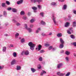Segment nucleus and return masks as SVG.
<instances>
[{"label": "nucleus", "mask_w": 76, "mask_h": 76, "mask_svg": "<svg viewBox=\"0 0 76 76\" xmlns=\"http://www.w3.org/2000/svg\"><path fill=\"white\" fill-rule=\"evenodd\" d=\"M5 3H2V6L4 7H5Z\"/></svg>", "instance_id": "obj_41"}, {"label": "nucleus", "mask_w": 76, "mask_h": 76, "mask_svg": "<svg viewBox=\"0 0 76 76\" xmlns=\"http://www.w3.org/2000/svg\"><path fill=\"white\" fill-rule=\"evenodd\" d=\"M24 54V52H22L21 53V55H23Z\"/></svg>", "instance_id": "obj_63"}, {"label": "nucleus", "mask_w": 76, "mask_h": 76, "mask_svg": "<svg viewBox=\"0 0 76 76\" xmlns=\"http://www.w3.org/2000/svg\"><path fill=\"white\" fill-rule=\"evenodd\" d=\"M37 7L39 9H41V6L40 5H38L37 6Z\"/></svg>", "instance_id": "obj_45"}, {"label": "nucleus", "mask_w": 76, "mask_h": 76, "mask_svg": "<svg viewBox=\"0 0 76 76\" xmlns=\"http://www.w3.org/2000/svg\"><path fill=\"white\" fill-rule=\"evenodd\" d=\"M52 48H53V46H51L49 47L48 50H51Z\"/></svg>", "instance_id": "obj_39"}, {"label": "nucleus", "mask_w": 76, "mask_h": 76, "mask_svg": "<svg viewBox=\"0 0 76 76\" xmlns=\"http://www.w3.org/2000/svg\"><path fill=\"white\" fill-rule=\"evenodd\" d=\"M27 31H28V32H29V33H31V32H32V29L30 28H28V29H27Z\"/></svg>", "instance_id": "obj_12"}, {"label": "nucleus", "mask_w": 76, "mask_h": 76, "mask_svg": "<svg viewBox=\"0 0 76 76\" xmlns=\"http://www.w3.org/2000/svg\"><path fill=\"white\" fill-rule=\"evenodd\" d=\"M38 68L39 69H40L41 68V66L40 64L39 65V66H38Z\"/></svg>", "instance_id": "obj_46"}, {"label": "nucleus", "mask_w": 76, "mask_h": 76, "mask_svg": "<svg viewBox=\"0 0 76 76\" xmlns=\"http://www.w3.org/2000/svg\"><path fill=\"white\" fill-rule=\"evenodd\" d=\"M28 45L30 47V48L32 51H33L35 49V44H34L32 43V42H30L28 43Z\"/></svg>", "instance_id": "obj_1"}, {"label": "nucleus", "mask_w": 76, "mask_h": 76, "mask_svg": "<svg viewBox=\"0 0 76 76\" xmlns=\"http://www.w3.org/2000/svg\"><path fill=\"white\" fill-rule=\"evenodd\" d=\"M41 24L42 25H45L46 23L43 20H42L41 22Z\"/></svg>", "instance_id": "obj_18"}, {"label": "nucleus", "mask_w": 76, "mask_h": 76, "mask_svg": "<svg viewBox=\"0 0 76 76\" xmlns=\"http://www.w3.org/2000/svg\"><path fill=\"white\" fill-rule=\"evenodd\" d=\"M60 74H61L60 72H58L57 73V75H59V76H60Z\"/></svg>", "instance_id": "obj_55"}, {"label": "nucleus", "mask_w": 76, "mask_h": 76, "mask_svg": "<svg viewBox=\"0 0 76 76\" xmlns=\"http://www.w3.org/2000/svg\"><path fill=\"white\" fill-rule=\"evenodd\" d=\"M64 53V50H62L61 52V53Z\"/></svg>", "instance_id": "obj_64"}, {"label": "nucleus", "mask_w": 76, "mask_h": 76, "mask_svg": "<svg viewBox=\"0 0 76 76\" xmlns=\"http://www.w3.org/2000/svg\"><path fill=\"white\" fill-rule=\"evenodd\" d=\"M49 35H52V33L50 32L49 33V34H48Z\"/></svg>", "instance_id": "obj_62"}, {"label": "nucleus", "mask_w": 76, "mask_h": 76, "mask_svg": "<svg viewBox=\"0 0 76 76\" xmlns=\"http://www.w3.org/2000/svg\"><path fill=\"white\" fill-rule=\"evenodd\" d=\"M72 29H73V28H71L69 29V30L67 31V32L68 34H72V33H71V32L70 31H72V32L73 31L72 30Z\"/></svg>", "instance_id": "obj_4"}, {"label": "nucleus", "mask_w": 76, "mask_h": 76, "mask_svg": "<svg viewBox=\"0 0 76 76\" xmlns=\"http://www.w3.org/2000/svg\"><path fill=\"white\" fill-rule=\"evenodd\" d=\"M65 59H66L67 61H69V58H68V57H66L65 58Z\"/></svg>", "instance_id": "obj_51"}, {"label": "nucleus", "mask_w": 76, "mask_h": 76, "mask_svg": "<svg viewBox=\"0 0 76 76\" xmlns=\"http://www.w3.org/2000/svg\"><path fill=\"white\" fill-rule=\"evenodd\" d=\"M38 51H40L41 50V49L42 47V45H39L38 46Z\"/></svg>", "instance_id": "obj_13"}, {"label": "nucleus", "mask_w": 76, "mask_h": 76, "mask_svg": "<svg viewBox=\"0 0 76 76\" xmlns=\"http://www.w3.org/2000/svg\"><path fill=\"white\" fill-rule=\"evenodd\" d=\"M24 26H25V28L26 29H28V26L27 24H24Z\"/></svg>", "instance_id": "obj_30"}, {"label": "nucleus", "mask_w": 76, "mask_h": 76, "mask_svg": "<svg viewBox=\"0 0 76 76\" xmlns=\"http://www.w3.org/2000/svg\"><path fill=\"white\" fill-rule=\"evenodd\" d=\"M41 30V28H37V29L35 33L38 34L39 32V31Z\"/></svg>", "instance_id": "obj_8"}, {"label": "nucleus", "mask_w": 76, "mask_h": 76, "mask_svg": "<svg viewBox=\"0 0 76 76\" xmlns=\"http://www.w3.org/2000/svg\"><path fill=\"white\" fill-rule=\"evenodd\" d=\"M45 45V47H49V46L50 45V44H46Z\"/></svg>", "instance_id": "obj_38"}, {"label": "nucleus", "mask_w": 76, "mask_h": 76, "mask_svg": "<svg viewBox=\"0 0 76 76\" xmlns=\"http://www.w3.org/2000/svg\"><path fill=\"white\" fill-rule=\"evenodd\" d=\"M5 26H7V25H9V23H7L5 24Z\"/></svg>", "instance_id": "obj_60"}, {"label": "nucleus", "mask_w": 76, "mask_h": 76, "mask_svg": "<svg viewBox=\"0 0 76 76\" xmlns=\"http://www.w3.org/2000/svg\"><path fill=\"white\" fill-rule=\"evenodd\" d=\"M66 8H67V5H64L63 8V10H66Z\"/></svg>", "instance_id": "obj_24"}, {"label": "nucleus", "mask_w": 76, "mask_h": 76, "mask_svg": "<svg viewBox=\"0 0 76 76\" xmlns=\"http://www.w3.org/2000/svg\"><path fill=\"white\" fill-rule=\"evenodd\" d=\"M16 25L18 26H20V23H17L16 24Z\"/></svg>", "instance_id": "obj_42"}, {"label": "nucleus", "mask_w": 76, "mask_h": 76, "mask_svg": "<svg viewBox=\"0 0 76 76\" xmlns=\"http://www.w3.org/2000/svg\"><path fill=\"white\" fill-rule=\"evenodd\" d=\"M63 66V64L62 63H60L59 64H58V65L57 68L58 69H60V67H61Z\"/></svg>", "instance_id": "obj_5"}, {"label": "nucleus", "mask_w": 76, "mask_h": 76, "mask_svg": "<svg viewBox=\"0 0 76 76\" xmlns=\"http://www.w3.org/2000/svg\"><path fill=\"white\" fill-rule=\"evenodd\" d=\"M12 22H13V23H16L17 22V21H16L15 20V19H13L12 20Z\"/></svg>", "instance_id": "obj_40"}, {"label": "nucleus", "mask_w": 76, "mask_h": 76, "mask_svg": "<svg viewBox=\"0 0 76 76\" xmlns=\"http://www.w3.org/2000/svg\"><path fill=\"white\" fill-rule=\"evenodd\" d=\"M59 1H61V2H63L64 1V0H58Z\"/></svg>", "instance_id": "obj_56"}, {"label": "nucleus", "mask_w": 76, "mask_h": 76, "mask_svg": "<svg viewBox=\"0 0 76 76\" xmlns=\"http://www.w3.org/2000/svg\"><path fill=\"white\" fill-rule=\"evenodd\" d=\"M25 39L23 38L21 40V42L22 43H23V42H25Z\"/></svg>", "instance_id": "obj_29"}, {"label": "nucleus", "mask_w": 76, "mask_h": 76, "mask_svg": "<svg viewBox=\"0 0 76 76\" xmlns=\"http://www.w3.org/2000/svg\"><path fill=\"white\" fill-rule=\"evenodd\" d=\"M24 54L26 56H28V55H29V51L28 50H26L24 52Z\"/></svg>", "instance_id": "obj_7"}, {"label": "nucleus", "mask_w": 76, "mask_h": 76, "mask_svg": "<svg viewBox=\"0 0 76 76\" xmlns=\"http://www.w3.org/2000/svg\"><path fill=\"white\" fill-rule=\"evenodd\" d=\"M15 59H13L12 60V61L11 62V65H13V64H15Z\"/></svg>", "instance_id": "obj_14"}, {"label": "nucleus", "mask_w": 76, "mask_h": 76, "mask_svg": "<svg viewBox=\"0 0 76 76\" xmlns=\"http://www.w3.org/2000/svg\"><path fill=\"white\" fill-rule=\"evenodd\" d=\"M45 73H46V72L45 71L42 70V72H41V73L40 74V75L41 76H42Z\"/></svg>", "instance_id": "obj_17"}, {"label": "nucleus", "mask_w": 76, "mask_h": 76, "mask_svg": "<svg viewBox=\"0 0 76 76\" xmlns=\"http://www.w3.org/2000/svg\"><path fill=\"white\" fill-rule=\"evenodd\" d=\"M69 23L68 22L66 23L65 25V27H68L69 26Z\"/></svg>", "instance_id": "obj_28"}, {"label": "nucleus", "mask_w": 76, "mask_h": 76, "mask_svg": "<svg viewBox=\"0 0 76 76\" xmlns=\"http://www.w3.org/2000/svg\"><path fill=\"white\" fill-rule=\"evenodd\" d=\"M31 70L33 73H34V72H36V69L32 68H31Z\"/></svg>", "instance_id": "obj_16"}, {"label": "nucleus", "mask_w": 76, "mask_h": 76, "mask_svg": "<svg viewBox=\"0 0 76 76\" xmlns=\"http://www.w3.org/2000/svg\"><path fill=\"white\" fill-rule=\"evenodd\" d=\"M57 35L58 37H62V34L59 33L57 34Z\"/></svg>", "instance_id": "obj_19"}, {"label": "nucleus", "mask_w": 76, "mask_h": 76, "mask_svg": "<svg viewBox=\"0 0 76 76\" xmlns=\"http://www.w3.org/2000/svg\"><path fill=\"white\" fill-rule=\"evenodd\" d=\"M6 50V47H3L2 49L3 52H5Z\"/></svg>", "instance_id": "obj_22"}, {"label": "nucleus", "mask_w": 76, "mask_h": 76, "mask_svg": "<svg viewBox=\"0 0 76 76\" xmlns=\"http://www.w3.org/2000/svg\"><path fill=\"white\" fill-rule=\"evenodd\" d=\"M42 36H45L46 35V34L44 33H42Z\"/></svg>", "instance_id": "obj_52"}, {"label": "nucleus", "mask_w": 76, "mask_h": 76, "mask_svg": "<svg viewBox=\"0 0 76 76\" xmlns=\"http://www.w3.org/2000/svg\"><path fill=\"white\" fill-rule=\"evenodd\" d=\"M34 26V25L32 24H31L30 26V28H32Z\"/></svg>", "instance_id": "obj_49"}, {"label": "nucleus", "mask_w": 76, "mask_h": 76, "mask_svg": "<svg viewBox=\"0 0 76 76\" xmlns=\"http://www.w3.org/2000/svg\"><path fill=\"white\" fill-rule=\"evenodd\" d=\"M64 47V44H61L59 46L60 48H63Z\"/></svg>", "instance_id": "obj_21"}, {"label": "nucleus", "mask_w": 76, "mask_h": 76, "mask_svg": "<svg viewBox=\"0 0 76 76\" xmlns=\"http://www.w3.org/2000/svg\"><path fill=\"white\" fill-rule=\"evenodd\" d=\"M52 19L54 23V24H56V17H54V15H53L52 17Z\"/></svg>", "instance_id": "obj_3"}, {"label": "nucleus", "mask_w": 76, "mask_h": 76, "mask_svg": "<svg viewBox=\"0 0 76 76\" xmlns=\"http://www.w3.org/2000/svg\"><path fill=\"white\" fill-rule=\"evenodd\" d=\"M13 55L14 57H16L17 56V54L16 52H14L13 54Z\"/></svg>", "instance_id": "obj_25"}, {"label": "nucleus", "mask_w": 76, "mask_h": 76, "mask_svg": "<svg viewBox=\"0 0 76 76\" xmlns=\"http://www.w3.org/2000/svg\"><path fill=\"white\" fill-rule=\"evenodd\" d=\"M21 69V67L20 66H17L16 70H19Z\"/></svg>", "instance_id": "obj_15"}, {"label": "nucleus", "mask_w": 76, "mask_h": 76, "mask_svg": "<svg viewBox=\"0 0 76 76\" xmlns=\"http://www.w3.org/2000/svg\"><path fill=\"white\" fill-rule=\"evenodd\" d=\"M12 8L11 7H9L8 9H7V10H12Z\"/></svg>", "instance_id": "obj_53"}, {"label": "nucleus", "mask_w": 76, "mask_h": 76, "mask_svg": "<svg viewBox=\"0 0 76 76\" xmlns=\"http://www.w3.org/2000/svg\"><path fill=\"white\" fill-rule=\"evenodd\" d=\"M3 15L5 17H6V16H7V13H6V11H4L3 12Z\"/></svg>", "instance_id": "obj_26"}, {"label": "nucleus", "mask_w": 76, "mask_h": 76, "mask_svg": "<svg viewBox=\"0 0 76 76\" xmlns=\"http://www.w3.org/2000/svg\"><path fill=\"white\" fill-rule=\"evenodd\" d=\"M73 27H76V22H73Z\"/></svg>", "instance_id": "obj_27"}, {"label": "nucleus", "mask_w": 76, "mask_h": 76, "mask_svg": "<svg viewBox=\"0 0 76 76\" xmlns=\"http://www.w3.org/2000/svg\"><path fill=\"white\" fill-rule=\"evenodd\" d=\"M70 37L71 38H72V39H75V36H74L73 35H71L70 36Z\"/></svg>", "instance_id": "obj_36"}, {"label": "nucleus", "mask_w": 76, "mask_h": 76, "mask_svg": "<svg viewBox=\"0 0 76 76\" xmlns=\"http://www.w3.org/2000/svg\"><path fill=\"white\" fill-rule=\"evenodd\" d=\"M45 52V51H44L43 50H41L40 51V53H44Z\"/></svg>", "instance_id": "obj_44"}, {"label": "nucleus", "mask_w": 76, "mask_h": 76, "mask_svg": "<svg viewBox=\"0 0 76 76\" xmlns=\"http://www.w3.org/2000/svg\"><path fill=\"white\" fill-rule=\"evenodd\" d=\"M20 1H17V3L18 4H22V3H23V0H20Z\"/></svg>", "instance_id": "obj_6"}, {"label": "nucleus", "mask_w": 76, "mask_h": 76, "mask_svg": "<svg viewBox=\"0 0 76 76\" xmlns=\"http://www.w3.org/2000/svg\"><path fill=\"white\" fill-rule=\"evenodd\" d=\"M70 53L68 51H66L65 52V54L67 56H69L70 55Z\"/></svg>", "instance_id": "obj_10"}, {"label": "nucleus", "mask_w": 76, "mask_h": 76, "mask_svg": "<svg viewBox=\"0 0 76 76\" xmlns=\"http://www.w3.org/2000/svg\"><path fill=\"white\" fill-rule=\"evenodd\" d=\"M74 14H75V15H76V11L74 10Z\"/></svg>", "instance_id": "obj_61"}, {"label": "nucleus", "mask_w": 76, "mask_h": 76, "mask_svg": "<svg viewBox=\"0 0 76 76\" xmlns=\"http://www.w3.org/2000/svg\"><path fill=\"white\" fill-rule=\"evenodd\" d=\"M70 75V72H68L67 74L65 76H68Z\"/></svg>", "instance_id": "obj_54"}, {"label": "nucleus", "mask_w": 76, "mask_h": 76, "mask_svg": "<svg viewBox=\"0 0 76 76\" xmlns=\"http://www.w3.org/2000/svg\"><path fill=\"white\" fill-rule=\"evenodd\" d=\"M23 19H24V20H26V19H27V17H26V16H24L23 17Z\"/></svg>", "instance_id": "obj_33"}, {"label": "nucleus", "mask_w": 76, "mask_h": 76, "mask_svg": "<svg viewBox=\"0 0 76 76\" xmlns=\"http://www.w3.org/2000/svg\"><path fill=\"white\" fill-rule=\"evenodd\" d=\"M20 15H25V12L23 11H22L20 12Z\"/></svg>", "instance_id": "obj_23"}, {"label": "nucleus", "mask_w": 76, "mask_h": 76, "mask_svg": "<svg viewBox=\"0 0 76 76\" xmlns=\"http://www.w3.org/2000/svg\"><path fill=\"white\" fill-rule=\"evenodd\" d=\"M39 60L40 61H42V57H40L39 58Z\"/></svg>", "instance_id": "obj_34"}, {"label": "nucleus", "mask_w": 76, "mask_h": 76, "mask_svg": "<svg viewBox=\"0 0 76 76\" xmlns=\"http://www.w3.org/2000/svg\"><path fill=\"white\" fill-rule=\"evenodd\" d=\"M56 4V3L55 2H53L51 3V5L52 6H55Z\"/></svg>", "instance_id": "obj_31"}, {"label": "nucleus", "mask_w": 76, "mask_h": 76, "mask_svg": "<svg viewBox=\"0 0 76 76\" xmlns=\"http://www.w3.org/2000/svg\"><path fill=\"white\" fill-rule=\"evenodd\" d=\"M31 13L30 12H28V16H29L30 15H31Z\"/></svg>", "instance_id": "obj_58"}, {"label": "nucleus", "mask_w": 76, "mask_h": 76, "mask_svg": "<svg viewBox=\"0 0 76 76\" xmlns=\"http://www.w3.org/2000/svg\"><path fill=\"white\" fill-rule=\"evenodd\" d=\"M34 19H32L31 20L30 22L31 23H33V22H34Z\"/></svg>", "instance_id": "obj_35"}, {"label": "nucleus", "mask_w": 76, "mask_h": 76, "mask_svg": "<svg viewBox=\"0 0 76 76\" xmlns=\"http://www.w3.org/2000/svg\"><path fill=\"white\" fill-rule=\"evenodd\" d=\"M31 1L34 3H35L37 2V0H31Z\"/></svg>", "instance_id": "obj_32"}, {"label": "nucleus", "mask_w": 76, "mask_h": 76, "mask_svg": "<svg viewBox=\"0 0 76 76\" xmlns=\"http://www.w3.org/2000/svg\"><path fill=\"white\" fill-rule=\"evenodd\" d=\"M10 47H12L13 48L14 47V46H13V45L12 44L10 45Z\"/></svg>", "instance_id": "obj_57"}, {"label": "nucleus", "mask_w": 76, "mask_h": 76, "mask_svg": "<svg viewBox=\"0 0 76 76\" xmlns=\"http://www.w3.org/2000/svg\"><path fill=\"white\" fill-rule=\"evenodd\" d=\"M19 34L18 33H17L15 34V38H18V37H19Z\"/></svg>", "instance_id": "obj_20"}, {"label": "nucleus", "mask_w": 76, "mask_h": 76, "mask_svg": "<svg viewBox=\"0 0 76 76\" xmlns=\"http://www.w3.org/2000/svg\"><path fill=\"white\" fill-rule=\"evenodd\" d=\"M6 3L7 4H8V5H10V2L8 1H6Z\"/></svg>", "instance_id": "obj_43"}, {"label": "nucleus", "mask_w": 76, "mask_h": 76, "mask_svg": "<svg viewBox=\"0 0 76 76\" xmlns=\"http://www.w3.org/2000/svg\"><path fill=\"white\" fill-rule=\"evenodd\" d=\"M41 1H42L41 0H37V2L39 4L40 3V2H41Z\"/></svg>", "instance_id": "obj_48"}, {"label": "nucleus", "mask_w": 76, "mask_h": 76, "mask_svg": "<svg viewBox=\"0 0 76 76\" xmlns=\"http://www.w3.org/2000/svg\"><path fill=\"white\" fill-rule=\"evenodd\" d=\"M65 75V74H63V73H61L60 76H63Z\"/></svg>", "instance_id": "obj_47"}, {"label": "nucleus", "mask_w": 76, "mask_h": 76, "mask_svg": "<svg viewBox=\"0 0 76 76\" xmlns=\"http://www.w3.org/2000/svg\"><path fill=\"white\" fill-rule=\"evenodd\" d=\"M40 15H41L42 17H44V13L41 12L40 13Z\"/></svg>", "instance_id": "obj_37"}, {"label": "nucleus", "mask_w": 76, "mask_h": 76, "mask_svg": "<svg viewBox=\"0 0 76 76\" xmlns=\"http://www.w3.org/2000/svg\"><path fill=\"white\" fill-rule=\"evenodd\" d=\"M31 9L34 10V13H37V7H32Z\"/></svg>", "instance_id": "obj_2"}, {"label": "nucleus", "mask_w": 76, "mask_h": 76, "mask_svg": "<svg viewBox=\"0 0 76 76\" xmlns=\"http://www.w3.org/2000/svg\"><path fill=\"white\" fill-rule=\"evenodd\" d=\"M73 44L74 46L76 47V42H74L73 43Z\"/></svg>", "instance_id": "obj_50"}, {"label": "nucleus", "mask_w": 76, "mask_h": 76, "mask_svg": "<svg viewBox=\"0 0 76 76\" xmlns=\"http://www.w3.org/2000/svg\"><path fill=\"white\" fill-rule=\"evenodd\" d=\"M60 41L61 43V44H64V41L63 39L61 38H60Z\"/></svg>", "instance_id": "obj_9"}, {"label": "nucleus", "mask_w": 76, "mask_h": 76, "mask_svg": "<svg viewBox=\"0 0 76 76\" xmlns=\"http://www.w3.org/2000/svg\"><path fill=\"white\" fill-rule=\"evenodd\" d=\"M12 11L13 12L16 13V12H17V9L15 8H12Z\"/></svg>", "instance_id": "obj_11"}, {"label": "nucleus", "mask_w": 76, "mask_h": 76, "mask_svg": "<svg viewBox=\"0 0 76 76\" xmlns=\"http://www.w3.org/2000/svg\"><path fill=\"white\" fill-rule=\"evenodd\" d=\"M3 69V66H0V69H1V70H2V69Z\"/></svg>", "instance_id": "obj_59"}]
</instances>
